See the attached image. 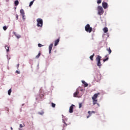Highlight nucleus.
I'll use <instances>...</instances> for the list:
<instances>
[{"label": "nucleus", "instance_id": "obj_25", "mask_svg": "<svg viewBox=\"0 0 130 130\" xmlns=\"http://www.w3.org/2000/svg\"><path fill=\"white\" fill-rule=\"evenodd\" d=\"M63 123H64V124L66 125H63V127H64V126H67V125H68V124H67V123L66 122V121H64L63 120Z\"/></svg>", "mask_w": 130, "mask_h": 130}, {"label": "nucleus", "instance_id": "obj_10", "mask_svg": "<svg viewBox=\"0 0 130 130\" xmlns=\"http://www.w3.org/2000/svg\"><path fill=\"white\" fill-rule=\"evenodd\" d=\"M52 47H53V44H51L49 46V53L51 54V50H52Z\"/></svg>", "mask_w": 130, "mask_h": 130}, {"label": "nucleus", "instance_id": "obj_43", "mask_svg": "<svg viewBox=\"0 0 130 130\" xmlns=\"http://www.w3.org/2000/svg\"><path fill=\"white\" fill-rule=\"evenodd\" d=\"M62 130H63V129H62Z\"/></svg>", "mask_w": 130, "mask_h": 130}, {"label": "nucleus", "instance_id": "obj_26", "mask_svg": "<svg viewBox=\"0 0 130 130\" xmlns=\"http://www.w3.org/2000/svg\"><path fill=\"white\" fill-rule=\"evenodd\" d=\"M101 3H102V0H98L97 1V4H101Z\"/></svg>", "mask_w": 130, "mask_h": 130}, {"label": "nucleus", "instance_id": "obj_32", "mask_svg": "<svg viewBox=\"0 0 130 130\" xmlns=\"http://www.w3.org/2000/svg\"><path fill=\"white\" fill-rule=\"evenodd\" d=\"M92 113L95 114V113H96V112L94 111H92L90 112L91 115H92Z\"/></svg>", "mask_w": 130, "mask_h": 130}, {"label": "nucleus", "instance_id": "obj_4", "mask_svg": "<svg viewBox=\"0 0 130 130\" xmlns=\"http://www.w3.org/2000/svg\"><path fill=\"white\" fill-rule=\"evenodd\" d=\"M98 14L99 15H103V13H104V11L103 10V8L101 6H98Z\"/></svg>", "mask_w": 130, "mask_h": 130}, {"label": "nucleus", "instance_id": "obj_6", "mask_svg": "<svg viewBox=\"0 0 130 130\" xmlns=\"http://www.w3.org/2000/svg\"><path fill=\"white\" fill-rule=\"evenodd\" d=\"M94 80L96 82H99V81H100L101 80V76L99 75H96L94 76Z\"/></svg>", "mask_w": 130, "mask_h": 130}, {"label": "nucleus", "instance_id": "obj_3", "mask_svg": "<svg viewBox=\"0 0 130 130\" xmlns=\"http://www.w3.org/2000/svg\"><path fill=\"white\" fill-rule=\"evenodd\" d=\"M85 30L86 32H88L89 33H91L92 32V27H90V24H87L85 26Z\"/></svg>", "mask_w": 130, "mask_h": 130}, {"label": "nucleus", "instance_id": "obj_11", "mask_svg": "<svg viewBox=\"0 0 130 130\" xmlns=\"http://www.w3.org/2000/svg\"><path fill=\"white\" fill-rule=\"evenodd\" d=\"M55 43H54V46H56L57 45V44H58V43L59 42V38H58V39L54 41Z\"/></svg>", "mask_w": 130, "mask_h": 130}, {"label": "nucleus", "instance_id": "obj_37", "mask_svg": "<svg viewBox=\"0 0 130 130\" xmlns=\"http://www.w3.org/2000/svg\"><path fill=\"white\" fill-rule=\"evenodd\" d=\"M96 105H98V106H100V105L99 103H97Z\"/></svg>", "mask_w": 130, "mask_h": 130}, {"label": "nucleus", "instance_id": "obj_23", "mask_svg": "<svg viewBox=\"0 0 130 130\" xmlns=\"http://www.w3.org/2000/svg\"><path fill=\"white\" fill-rule=\"evenodd\" d=\"M108 59H109V58L108 57H107L106 59H103V62H105V61H107V60H108Z\"/></svg>", "mask_w": 130, "mask_h": 130}, {"label": "nucleus", "instance_id": "obj_35", "mask_svg": "<svg viewBox=\"0 0 130 130\" xmlns=\"http://www.w3.org/2000/svg\"><path fill=\"white\" fill-rule=\"evenodd\" d=\"M19 126L20 127L22 128L23 127V125L22 124H20Z\"/></svg>", "mask_w": 130, "mask_h": 130}, {"label": "nucleus", "instance_id": "obj_9", "mask_svg": "<svg viewBox=\"0 0 130 130\" xmlns=\"http://www.w3.org/2000/svg\"><path fill=\"white\" fill-rule=\"evenodd\" d=\"M102 6L105 9H106L107 8H108V4H107V3L106 2H103Z\"/></svg>", "mask_w": 130, "mask_h": 130}, {"label": "nucleus", "instance_id": "obj_17", "mask_svg": "<svg viewBox=\"0 0 130 130\" xmlns=\"http://www.w3.org/2000/svg\"><path fill=\"white\" fill-rule=\"evenodd\" d=\"M107 51L109 52V54H110L111 52H112V51H111V49L110 48H108L107 49Z\"/></svg>", "mask_w": 130, "mask_h": 130}, {"label": "nucleus", "instance_id": "obj_24", "mask_svg": "<svg viewBox=\"0 0 130 130\" xmlns=\"http://www.w3.org/2000/svg\"><path fill=\"white\" fill-rule=\"evenodd\" d=\"M82 106H83V104L82 103H79V108H81Z\"/></svg>", "mask_w": 130, "mask_h": 130}, {"label": "nucleus", "instance_id": "obj_33", "mask_svg": "<svg viewBox=\"0 0 130 130\" xmlns=\"http://www.w3.org/2000/svg\"><path fill=\"white\" fill-rule=\"evenodd\" d=\"M16 19L18 20V19L19 18V15H18V14L16 15Z\"/></svg>", "mask_w": 130, "mask_h": 130}, {"label": "nucleus", "instance_id": "obj_22", "mask_svg": "<svg viewBox=\"0 0 130 130\" xmlns=\"http://www.w3.org/2000/svg\"><path fill=\"white\" fill-rule=\"evenodd\" d=\"M11 93H12V88H10V89L8 90V95H9V96L11 95Z\"/></svg>", "mask_w": 130, "mask_h": 130}, {"label": "nucleus", "instance_id": "obj_40", "mask_svg": "<svg viewBox=\"0 0 130 130\" xmlns=\"http://www.w3.org/2000/svg\"><path fill=\"white\" fill-rule=\"evenodd\" d=\"M11 129L13 130V127H11Z\"/></svg>", "mask_w": 130, "mask_h": 130}, {"label": "nucleus", "instance_id": "obj_31", "mask_svg": "<svg viewBox=\"0 0 130 130\" xmlns=\"http://www.w3.org/2000/svg\"><path fill=\"white\" fill-rule=\"evenodd\" d=\"M42 46H43V45H42L41 44H38L39 47H42Z\"/></svg>", "mask_w": 130, "mask_h": 130}, {"label": "nucleus", "instance_id": "obj_7", "mask_svg": "<svg viewBox=\"0 0 130 130\" xmlns=\"http://www.w3.org/2000/svg\"><path fill=\"white\" fill-rule=\"evenodd\" d=\"M99 95H100V93L99 92L94 94L93 96L92 97V99L97 100V98H98V96H99Z\"/></svg>", "mask_w": 130, "mask_h": 130}, {"label": "nucleus", "instance_id": "obj_39", "mask_svg": "<svg viewBox=\"0 0 130 130\" xmlns=\"http://www.w3.org/2000/svg\"><path fill=\"white\" fill-rule=\"evenodd\" d=\"M19 66H20V64H17V69H18V68H19Z\"/></svg>", "mask_w": 130, "mask_h": 130}, {"label": "nucleus", "instance_id": "obj_30", "mask_svg": "<svg viewBox=\"0 0 130 130\" xmlns=\"http://www.w3.org/2000/svg\"><path fill=\"white\" fill-rule=\"evenodd\" d=\"M15 36L17 37V38L19 39V38H21V36L20 35H15Z\"/></svg>", "mask_w": 130, "mask_h": 130}, {"label": "nucleus", "instance_id": "obj_18", "mask_svg": "<svg viewBox=\"0 0 130 130\" xmlns=\"http://www.w3.org/2000/svg\"><path fill=\"white\" fill-rule=\"evenodd\" d=\"M14 4L15 5V7H17V6L19 5V1L18 0L15 1Z\"/></svg>", "mask_w": 130, "mask_h": 130}, {"label": "nucleus", "instance_id": "obj_13", "mask_svg": "<svg viewBox=\"0 0 130 130\" xmlns=\"http://www.w3.org/2000/svg\"><path fill=\"white\" fill-rule=\"evenodd\" d=\"M20 13L22 16H24V15H25V12H24V10H23V9L20 10Z\"/></svg>", "mask_w": 130, "mask_h": 130}, {"label": "nucleus", "instance_id": "obj_12", "mask_svg": "<svg viewBox=\"0 0 130 130\" xmlns=\"http://www.w3.org/2000/svg\"><path fill=\"white\" fill-rule=\"evenodd\" d=\"M103 30L104 31V33H107V32H108V28L105 27L103 29Z\"/></svg>", "mask_w": 130, "mask_h": 130}, {"label": "nucleus", "instance_id": "obj_42", "mask_svg": "<svg viewBox=\"0 0 130 130\" xmlns=\"http://www.w3.org/2000/svg\"><path fill=\"white\" fill-rule=\"evenodd\" d=\"M35 1V0H33V1H32V2H34Z\"/></svg>", "mask_w": 130, "mask_h": 130}, {"label": "nucleus", "instance_id": "obj_28", "mask_svg": "<svg viewBox=\"0 0 130 130\" xmlns=\"http://www.w3.org/2000/svg\"><path fill=\"white\" fill-rule=\"evenodd\" d=\"M34 3V1L30 2V3H29V7H31L32 6V5H33Z\"/></svg>", "mask_w": 130, "mask_h": 130}, {"label": "nucleus", "instance_id": "obj_38", "mask_svg": "<svg viewBox=\"0 0 130 130\" xmlns=\"http://www.w3.org/2000/svg\"><path fill=\"white\" fill-rule=\"evenodd\" d=\"M39 114H41V115H42V114H43V112H42V113H39Z\"/></svg>", "mask_w": 130, "mask_h": 130}, {"label": "nucleus", "instance_id": "obj_41", "mask_svg": "<svg viewBox=\"0 0 130 130\" xmlns=\"http://www.w3.org/2000/svg\"><path fill=\"white\" fill-rule=\"evenodd\" d=\"M107 56H108V55H106L105 57H107Z\"/></svg>", "mask_w": 130, "mask_h": 130}, {"label": "nucleus", "instance_id": "obj_27", "mask_svg": "<svg viewBox=\"0 0 130 130\" xmlns=\"http://www.w3.org/2000/svg\"><path fill=\"white\" fill-rule=\"evenodd\" d=\"M7 29H8V27H7V26H3V29L4 30V31H6Z\"/></svg>", "mask_w": 130, "mask_h": 130}, {"label": "nucleus", "instance_id": "obj_14", "mask_svg": "<svg viewBox=\"0 0 130 130\" xmlns=\"http://www.w3.org/2000/svg\"><path fill=\"white\" fill-rule=\"evenodd\" d=\"M82 83L84 85V87H88V84L85 81H82Z\"/></svg>", "mask_w": 130, "mask_h": 130}, {"label": "nucleus", "instance_id": "obj_15", "mask_svg": "<svg viewBox=\"0 0 130 130\" xmlns=\"http://www.w3.org/2000/svg\"><path fill=\"white\" fill-rule=\"evenodd\" d=\"M98 101V100H92L93 105H95L97 104V102Z\"/></svg>", "mask_w": 130, "mask_h": 130}, {"label": "nucleus", "instance_id": "obj_21", "mask_svg": "<svg viewBox=\"0 0 130 130\" xmlns=\"http://www.w3.org/2000/svg\"><path fill=\"white\" fill-rule=\"evenodd\" d=\"M88 113L89 115L86 117V118H89V117H90V116H91V111H89L88 112Z\"/></svg>", "mask_w": 130, "mask_h": 130}, {"label": "nucleus", "instance_id": "obj_29", "mask_svg": "<svg viewBox=\"0 0 130 130\" xmlns=\"http://www.w3.org/2000/svg\"><path fill=\"white\" fill-rule=\"evenodd\" d=\"M51 105H52V107H53V108L55 107V104L52 103Z\"/></svg>", "mask_w": 130, "mask_h": 130}, {"label": "nucleus", "instance_id": "obj_34", "mask_svg": "<svg viewBox=\"0 0 130 130\" xmlns=\"http://www.w3.org/2000/svg\"><path fill=\"white\" fill-rule=\"evenodd\" d=\"M22 19L23 20H25V15H23V16H22Z\"/></svg>", "mask_w": 130, "mask_h": 130}, {"label": "nucleus", "instance_id": "obj_16", "mask_svg": "<svg viewBox=\"0 0 130 130\" xmlns=\"http://www.w3.org/2000/svg\"><path fill=\"white\" fill-rule=\"evenodd\" d=\"M94 55H95V54H93L92 55H91V56L89 57V58H90V60H92V61L94 60V59H93Z\"/></svg>", "mask_w": 130, "mask_h": 130}, {"label": "nucleus", "instance_id": "obj_8", "mask_svg": "<svg viewBox=\"0 0 130 130\" xmlns=\"http://www.w3.org/2000/svg\"><path fill=\"white\" fill-rule=\"evenodd\" d=\"M74 106H75V105H72L69 109V112L70 113H73V110H74Z\"/></svg>", "mask_w": 130, "mask_h": 130}, {"label": "nucleus", "instance_id": "obj_1", "mask_svg": "<svg viewBox=\"0 0 130 130\" xmlns=\"http://www.w3.org/2000/svg\"><path fill=\"white\" fill-rule=\"evenodd\" d=\"M37 27H40V28H42V26H43V20L41 18H38L37 19Z\"/></svg>", "mask_w": 130, "mask_h": 130}, {"label": "nucleus", "instance_id": "obj_5", "mask_svg": "<svg viewBox=\"0 0 130 130\" xmlns=\"http://www.w3.org/2000/svg\"><path fill=\"white\" fill-rule=\"evenodd\" d=\"M79 94H80V92L79 90H77L74 93L73 96L75 98H80L81 97V95H79Z\"/></svg>", "mask_w": 130, "mask_h": 130}, {"label": "nucleus", "instance_id": "obj_2", "mask_svg": "<svg viewBox=\"0 0 130 130\" xmlns=\"http://www.w3.org/2000/svg\"><path fill=\"white\" fill-rule=\"evenodd\" d=\"M101 58H102V57L100 56V55H98L95 59L96 61H97L98 67H101V66H102V64H101Z\"/></svg>", "mask_w": 130, "mask_h": 130}, {"label": "nucleus", "instance_id": "obj_19", "mask_svg": "<svg viewBox=\"0 0 130 130\" xmlns=\"http://www.w3.org/2000/svg\"><path fill=\"white\" fill-rule=\"evenodd\" d=\"M5 48H6L7 52H9V49H10V47H8V46H6Z\"/></svg>", "mask_w": 130, "mask_h": 130}, {"label": "nucleus", "instance_id": "obj_20", "mask_svg": "<svg viewBox=\"0 0 130 130\" xmlns=\"http://www.w3.org/2000/svg\"><path fill=\"white\" fill-rule=\"evenodd\" d=\"M40 55H41V53L40 52L38 53V54L36 56V58H39L40 57Z\"/></svg>", "mask_w": 130, "mask_h": 130}, {"label": "nucleus", "instance_id": "obj_36", "mask_svg": "<svg viewBox=\"0 0 130 130\" xmlns=\"http://www.w3.org/2000/svg\"><path fill=\"white\" fill-rule=\"evenodd\" d=\"M16 73H17V74H20V72H19V71H16Z\"/></svg>", "mask_w": 130, "mask_h": 130}]
</instances>
